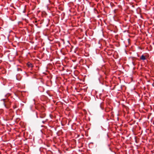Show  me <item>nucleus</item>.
Returning a JSON list of instances; mask_svg holds the SVG:
<instances>
[{
  "mask_svg": "<svg viewBox=\"0 0 154 154\" xmlns=\"http://www.w3.org/2000/svg\"><path fill=\"white\" fill-rule=\"evenodd\" d=\"M36 117L37 118H38V115H37V113H36Z\"/></svg>",
  "mask_w": 154,
  "mask_h": 154,
  "instance_id": "nucleus-7",
  "label": "nucleus"
},
{
  "mask_svg": "<svg viewBox=\"0 0 154 154\" xmlns=\"http://www.w3.org/2000/svg\"><path fill=\"white\" fill-rule=\"evenodd\" d=\"M132 63L134 66L135 65V64L133 62H132Z\"/></svg>",
  "mask_w": 154,
  "mask_h": 154,
  "instance_id": "nucleus-4",
  "label": "nucleus"
},
{
  "mask_svg": "<svg viewBox=\"0 0 154 154\" xmlns=\"http://www.w3.org/2000/svg\"><path fill=\"white\" fill-rule=\"evenodd\" d=\"M32 66V65L31 64H30V65L29 66H31V67Z\"/></svg>",
  "mask_w": 154,
  "mask_h": 154,
  "instance_id": "nucleus-6",
  "label": "nucleus"
},
{
  "mask_svg": "<svg viewBox=\"0 0 154 154\" xmlns=\"http://www.w3.org/2000/svg\"><path fill=\"white\" fill-rule=\"evenodd\" d=\"M140 59L142 60H146V57H145V56L143 55H142L141 57H140Z\"/></svg>",
  "mask_w": 154,
  "mask_h": 154,
  "instance_id": "nucleus-1",
  "label": "nucleus"
},
{
  "mask_svg": "<svg viewBox=\"0 0 154 154\" xmlns=\"http://www.w3.org/2000/svg\"><path fill=\"white\" fill-rule=\"evenodd\" d=\"M20 70V71H22V69H21L17 68V71Z\"/></svg>",
  "mask_w": 154,
  "mask_h": 154,
  "instance_id": "nucleus-3",
  "label": "nucleus"
},
{
  "mask_svg": "<svg viewBox=\"0 0 154 154\" xmlns=\"http://www.w3.org/2000/svg\"><path fill=\"white\" fill-rule=\"evenodd\" d=\"M3 104V105H4V106H5V107H6V105H5V102H4Z\"/></svg>",
  "mask_w": 154,
  "mask_h": 154,
  "instance_id": "nucleus-5",
  "label": "nucleus"
},
{
  "mask_svg": "<svg viewBox=\"0 0 154 154\" xmlns=\"http://www.w3.org/2000/svg\"><path fill=\"white\" fill-rule=\"evenodd\" d=\"M45 122L44 121H42V123H45Z\"/></svg>",
  "mask_w": 154,
  "mask_h": 154,
  "instance_id": "nucleus-9",
  "label": "nucleus"
},
{
  "mask_svg": "<svg viewBox=\"0 0 154 154\" xmlns=\"http://www.w3.org/2000/svg\"><path fill=\"white\" fill-rule=\"evenodd\" d=\"M45 117V116L44 115H41L40 116V117L41 118H43L44 117Z\"/></svg>",
  "mask_w": 154,
  "mask_h": 154,
  "instance_id": "nucleus-2",
  "label": "nucleus"
},
{
  "mask_svg": "<svg viewBox=\"0 0 154 154\" xmlns=\"http://www.w3.org/2000/svg\"><path fill=\"white\" fill-rule=\"evenodd\" d=\"M32 106H30V109H31V110H32Z\"/></svg>",
  "mask_w": 154,
  "mask_h": 154,
  "instance_id": "nucleus-8",
  "label": "nucleus"
},
{
  "mask_svg": "<svg viewBox=\"0 0 154 154\" xmlns=\"http://www.w3.org/2000/svg\"><path fill=\"white\" fill-rule=\"evenodd\" d=\"M33 100L34 102V99Z\"/></svg>",
  "mask_w": 154,
  "mask_h": 154,
  "instance_id": "nucleus-11",
  "label": "nucleus"
},
{
  "mask_svg": "<svg viewBox=\"0 0 154 154\" xmlns=\"http://www.w3.org/2000/svg\"><path fill=\"white\" fill-rule=\"evenodd\" d=\"M5 99H3L2 100H3L4 101L5 100Z\"/></svg>",
  "mask_w": 154,
  "mask_h": 154,
  "instance_id": "nucleus-10",
  "label": "nucleus"
}]
</instances>
